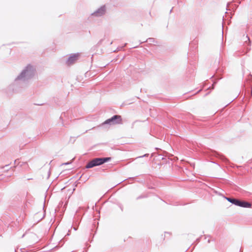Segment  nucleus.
Segmentation results:
<instances>
[{
	"label": "nucleus",
	"mask_w": 252,
	"mask_h": 252,
	"mask_svg": "<svg viewBox=\"0 0 252 252\" xmlns=\"http://www.w3.org/2000/svg\"><path fill=\"white\" fill-rule=\"evenodd\" d=\"M111 159V158L110 157L96 158L90 160L86 165V168L89 169L96 166H99L110 161Z\"/></svg>",
	"instance_id": "f03ea898"
},
{
	"label": "nucleus",
	"mask_w": 252,
	"mask_h": 252,
	"mask_svg": "<svg viewBox=\"0 0 252 252\" xmlns=\"http://www.w3.org/2000/svg\"><path fill=\"white\" fill-rule=\"evenodd\" d=\"M154 39L153 38H149L146 41H148V42H152L153 41H154Z\"/></svg>",
	"instance_id": "1a4fd4ad"
},
{
	"label": "nucleus",
	"mask_w": 252,
	"mask_h": 252,
	"mask_svg": "<svg viewBox=\"0 0 252 252\" xmlns=\"http://www.w3.org/2000/svg\"><path fill=\"white\" fill-rule=\"evenodd\" d=\"M172 9H173V8L171 9V10L170 11V13H171L172 11Z\"/></svg>",
	"instance_id": "ddd939ff"
},
{
	"label": "nucleus",
	"mask_w": 252,
	"mask_h": 252,
	"mask_svg": "<svg viewBox=\"0 0 252 252\" xmlns=\"http://www.w3.org/2000/svg\"><path fill=\"white\" fill-rule=\"evenodd\" d=\"M17 160H15V161H14L15 163H16L17 162Z\"/></svg>",
	"instance_id": "4468645a"
},
{
	"label": "nucleus",
	"mask_w": 252,
	"mask_h": 252,
	"mask_svg": "<svg viewBox=\"0 0 252 252\" xmlns=\"http://www.w3.org/2000/svg\"><path fill=\"white\" fill-rule=\"evenodd\" d=\"M249 80L251 82L252 84H250V87H251L250 90H247V94H246V93L245 95H246L247 97L249 96V98H250L251 97V96H252V75H250V76L249 78Z\"/></svg>",
	"instance_id": "0eeeda50"
},
{
	"label": "nucleus",
	"mask_w": 252,
	"mask_h": 252,
	"mask_svg": "<svg viewBox=\"0 0 252 252\" xmlns=\"http://www.w3.org/2000/svg\"><path fill=\"white\" fill-rule=\"evenodd\" d=\"M246 37L248 38V40H249V42H250V38H249V36L248 35H247Z\"/></svg>",
	"instance_id": "f8f14e48"
},
{
	"label": "nucleus",
	"mask_w": 252,
	"mask_h": 252,
	"mask_svg": "<svg viewBox=\"0 0 252 252\" xmlns=\"http://www.w3.org/2000/svg\"><path fill=\"white\" fill-rule=\"evenodd\" d=\"M122 119L121 116L118 115H114L111 118L107 119L104 123L102 124V126L105 125H115L119 124L122 123Z\"/></svg>",
	"instance_id": "20e7f679"
},
{
	"label": "nucleus",
	"mask_w": 252,
	"mask_h": 252,
	"mask_svg": "<svg viewBox=\"0 0 252 252\" xmlns=\"http://www.w3.org/2000/svg\"><path fill=\"white\" fill-rule=\"evenodd\" d=\"M226 200L236 206L243 208H251L252 204L248 202L232 197H224Z\"/></svg>",
	"instance_id": "7ed1b4c3"
},
{
	"label": "nucleus",
	"mask_w": 252,
	"mask_h": 252,
	"mask_svg": "<svg viewBox=\"0 0 252 252\" xmlns=\"http://www.w3.org/2000/svg\"><path fill=\"white\" fill-rule=\"evenodd\" d=\"M70 163H71V162H67L64 163H63V165H67V164H70Z\"/></svg>",
	"instance_id": "9b49d317"
},
{
	"label": "nucleus",
	"mask_w": 252,
	"mask_h": 252,
	"mask_svg": "<svg viewBox=\"0 0 252 252\" xmlns=\"http://www.w3.org/2000/svg\"><path fill=\"white\" fill-rule=\"evenodd\" d=\"M148 156V154H145L144 156H140L138 158H142V157H146V156Z\"/></svg>",
	"instance_id": "9d476101"
},
{
	"label": "nucleus",
	"mask_w": 252,
	"mask_h": 252,
	"mask_svg": "<svg viewBox=\"0 0 252 252\" xmlns=\"http://www.w3.org/2000/svg\"><path fill=\"white\" fill-rule=\"evenodd\" d=\"M36 69L34 66L28 64L8 87L13 92L18 93L28 86V83L35 75Z\"/></svg>",
	"instance_id": "f257e3e1"
},
{
	"label": "nucleus",
	"mask_w": 252,
	"mask_h": 252,
	"mask_svg": "<svg viewBox=\"0 0 252 252\" xmlns=\"http://www.w3.org/2000/svg\"><path fill=\"white\" fill-rule=\"evenodd\" d=\"M147 197V195H141L139 196H138L137 198H136V199L137 200H138V199H141V198H146Z\"/></svg>",
	"instance_id": "6e6552de"
},
{
	"label": "nucleus",
	"mask_w": 252,
	"mask_h": 252,
	"mask_svg": "<svg viewBox=\"0 0 252 252\" xmlns=\"http://www.w3.org/2000/svg\"><path fill=\"white\" fill-rule=\"evenodd\" d=\"M105 12L106 8L105 6L104 5L101 6L99 8H98L97 10H96L93 13L92 15L95 17H100L104 15Z\"/></svg>",
	"instance_id": "39448f33"
},
{
	"label": "nucleus",
	"mask_w": 252,
	"mask_h": 252,
	"mask_svg": "<svg viewBox=\"0 0 252 252\" xmlns=\"http://www.w3.org/2000/svg\"><path fill=\"white\" fill-rule=\"evenodd\" d=\"M79 54H73L68 57L66 61V63L67 65H70L75 63V62L78 59Z\"/></svg>",
	"instance_id": "423d86ee"
}]
</instances>
